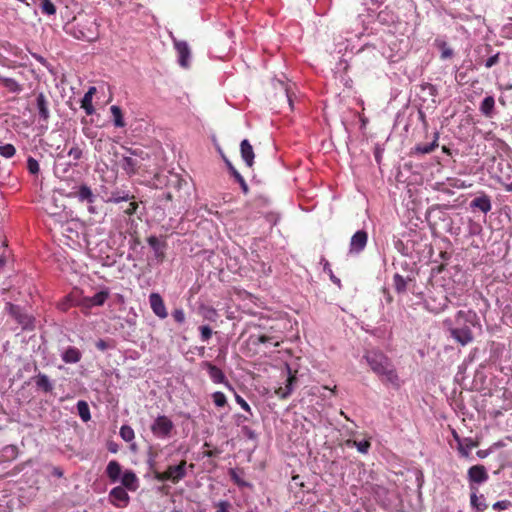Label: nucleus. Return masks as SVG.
<instances>
[{
	"mask_svg": "<svg viewBox=\"0 0 512 512\" xmlns=\"http://www.w3.org/2000/svg\"><path fill=\"white\" fill-rule=\"evenodd\" d=\"M250 338H255V340H253L254 344L270 343L273 344L274 347H279L283 342V332L277 324H274L270 325L265 332L257 335L256 337L251 336Z\"/></svg>",
	"mask_w": 512,
	"mask_h": 512,
	"instance_id": "423d86ee",
	"label": "nucleus"
},
{
	"mask_svg": "<svg viewBox=\"0 0 512 512\" xmlns=\"http://www.w3.org/2000/svg\"><path fill=\"white\" fill-rule=\"evenodd\" d=\"M476 455H478V458H485L488 455V452L485 450H478L476 452Z\"/></svg>",
	"mask_w": 512,
	"mask_h": 512,
	"instance_id": "338daca9",
	"label": "nucleus"
},
{
	"mask_svg": "<svg viewBox=\"0 0 512 512\" xmlns=\"http://www.w3.org/2000/svg\"><path fill=\"white\" fill-rule=\"evenodd\" d=\"M286 370L288 377L285 386H280L274 390V393L282 399L288 398L293 393L294 385L297 383V371H293L289 365H286Z\"/></svg>",
	"mask_w": 512,
	"mask_h": 512,
	"instance_id": "9b49d317",
	"label": "nucleus"
},
{
	"mask_svg": "<svg viewBox=\"0 0 512 512\" xmlns=\"http://www.w3.org/2000/svg\"><path fill=\"white\" fill-rule=\"evenodd\" d=\"M411 279H405L400 274H395L393 277V286L396 292L398 293H404L407 291V285L408 282H410Z\"/></svg>",
	"mask_w": 512,
	"mask_h": 512,
	"instance_id": "c85d7f7f",
	"label": "nucleus"
},
{
	"mask_svg": "<svg viewBox=\"0 0 512 512\" xmlns=\"http://www.w3.org/2000/svg\"><path fill=\"white\" fill-rule=\"evenodd\" d=\"M452 434H453V438L455 439V441L457 442L458 444V451L459 453L463 456V457H467V451L464 449L463 447V439H461L459 437V435L456 433V431H452Z\"/></svg>",
	"mask_w": 512,
	"mask_h": 512,
	"instance_id": "09e8293b",
	"label": "nucleus"
},
{
	"mask_svg": "<svg viewBox=\"0 0 512 512\" xmlns=\"http://www.w3.org/2000/svg\"><path fill=\"white\" fill-rule=\"evenodd\" d=\"M495 108V98L491 95L486 96L480 103V112L487 117H491Z\"/></svg>",
	"mask_w": 512,
	"mask_h": 512,
	"instance_id": "393cba45",
	"label": "nucleus"
},
{
	"mask_svg": "<svg viewBox=\"0 0 512 512\" xmlns=\"http://www.w3.org/2000/svg\"><path fill=\"white\" fill-rule=\"evenodd\" d=\"M96 347L101 350V351H104L107 349L108 345L107 343L104 341V340H99L97 343H96Z\"/></svg>",
	"mask_w": 512,
	"mask_h": 512,
	"instance_id": "052dcab7",
	"label": "nucleus"
},
{
	"mask_svg": "<svg viewBox=\"0 0 512 512\" xmlns=\"http://www.w3.org/2000/svg\"><path fill=\"white\" fill-rule=\"evenodd\" d=\"M469 206L472 209H478L484 213H488L492 209L491 197L488 194L482 192L479 196L474 197L470 201Z\"/></svg>",
	"mask_w": 512,
	"mask_h": 512,
	"instance_id": "f3484780",
	"label": "nucleus"
},
{
	"mask_svg": "<svg viewBox=\"0 0 512 512\" xmlns=\"http://www.w3.org/2000/svg\"><path fill=\"white\" fill-rule=\"evenodd\" d=\"M174 40V49L178 54V62L181 67L187 69L190 66L191 49L186 41Z\"/></svg>",
	"mask_w": 512,
	"mask_h": 512,
	"instance_id": "f8f14e48",
	"label": "nucleus"
},
{
	"mask_svg": "<svg viewBox=\"0 0 512 512\" xmlns=\"http://www.w3.org/2000/svg\"><path fill=\"white\" fill-rule=\"evenodd\" d=\"M7 308H8V311L9 313L14 316L15 318H18L19 316H21V309L18 305H15L13 303H8L7 304Z\"/></svg>",
	"mask_w": 512,
	"mask_h": 512,
	"instance_id": "3c124183",
	"label": "nucleus"
},
{
	"mask_svg": "<svg viewBox=\"0 0 512 512\" xmlns=\"http://www.w3.org/2000/svg\"><path fill=\"white\" fill-rule=\"evenodd\" d=\"M368 235L367 232L364 230H358L356 231L349 243V253L350 254H359L362 252L367 244Z\"/></svg>",
	"mask_w": 512,
	"mask_h": 512,
	"instance_id": "ddd939ff",
	"label": "nucleus"
},
{
	"mask_svg": "<svg viewBox=\"0 0 512 512\" xmlns=\"http://www.w3.org/2000/svg\"><path fill=\"white\" fill-rule=\"evenodd\" d=\"M477 314L472 311L459 310L454 316V323L447 319L444 321L448 328L450 336L461 346H465L473 341V334L469 325H474V319Z\"/></svg>",
	"mask_w": 512,
	"mask_h": 512,
	"instance_id": "f257e3e1",
	"label": "nucleus"
},
{
	"mask_svg": "<svg viewBox=\"0 0 512 512\" xmlns=\"http://www.w3.org/2000/svg\"><path fill=\"white\" fill-rule=\"evenodd\" d=\"M435 44L439 51L441 52V59H449L453 56L452 49L448 46V44L445 41L437 39L435 41Z\"/></svg>",
	"mask_w": 512,
	"mask_h": 512,
	"instance_id": "473e14b6",
	"label": "nucleus"
},
{
	"mask_svg": "<svg viewBox=\"0 0 512 512\" xmlns=\"http://www.w3.org/2000/svg\"><path fill=\"white\" fill-rule=\"evenodd\" d=\"M240 153L243 161L248 167H252L254 160L253 148L247 139L242 140L240 144Z\"/></svg>",
	"mask_w": 512,
	"mask_h": 512,
	"instance_id": "6ab92c4d",
	"label": "nucleus"
},
{
	"mask_svg": "<svg viewBox=\"0 0 512 512\" xmlns=\"http://www.w3.org/2000/svg\"><path fill=\"white\" fill-rule=\"evenodd\" d=\"M16 319L20 324L23 325L24 328H27L28 324L30 323V318L27 315H24L23 313H21V316H19Z\"/></svg>",
	"mask_w": 512,
	"mask_h": 512,
	"instance_id": "13d9d810",
	"label": "nucleus"
},
{
	"mask_svg": "<svg viewBox=\"0 0 512 512\" xmlns=\"http://www.w3.org/2000/svg\"><path fill=\"white\" fill-rule=\"evenodd\" d=\"M202 368L205 369L211 379V381L214 384H224L226 385L231 391H233L232 386L227 381V378L223 371L212 364L211 362L205 361L202 363Z\"/></svg>",
	"mask_w": 512,
	"mask_h": 512,
	"instance_id": "1a4fd4ad",
	"label": "nucleus"
},
{
	"mask_svg": "<svg viewBox=\"0 0 512 512\" xmlns=\"http://www.w3.org/2000/svg\"><path fill=\"white\" fill-rule=\"evenodd\" d=\"M133 195H130L128 192L125 191H114L112 192L109 201L114 203H119L121 201H128L131 198H133Z\"/></svg>",
	"mask_w": 512,
	"mask_h": 512,
	"instance_id": "f704fd0d",
	"label": "nucleus"
},
{
	"mask_svg": "<svg viewBox=\"0 0 512 512\" xmlns=\"http://www.w3.org/2000/svg\"><path fill=\"white\" fill-rule=\"evenodd\" d=\"M120 436L122 437V439L126 442H130L134 439L135 435H134V430L128 426V425H123L121 428H120Z\"/></svg>",
	"mask_w": 512,
	"mask_h": 512,
	"instance_id": "58836bf2",
	"label": "nucleus"
},
{
	"mask_svg": "<svg viewBox=\"0 0 512 512\" xmlns=\"http://www.w3.org/2000/svg\"><path fill=\"white\" fill-rule=\"evenodd\" d=\"M172 318L174 321L183 324L186 320L185 311L182 308H176L172 311Z\"/></svg>",
	"mask_w": 512,
	"mask_h": 512,
	"instance_id": "37998d69",
	"label": "nucleus"
},
{
	"mask_svg": "<svg viewBox=\"0 0 512 512\" xmlns=\"http://www.w3.org/2000/svg\"><path fill=\"white\" fill-rule=\"evenodd\" d=\"M121 167L128 175H134L138 170V162L131 156H124Z\"/></svg>",
	"mask_w": 512,
	"mask_h": 512,
	"instance_id": "bb28decb",
	"label": "nucleus"
},
{
	"mask_svg": "<svg viewBox=\"0 0 512 512\" xmlns=\"http://www.w3.org/2000/svg\"><path fill=\"white\" fill-rule=\"evenodd\" d=\"M138 208V203L135 201H130L126 208H124V213L127 215H132L136 212Z\"/></svg>",
	"mask_w": 512,
	"mask_h": 512,
	"instance_id": "5fc2aeb1",
	"label": "nucleus"
},
{
	"mask_svg": "<svg viewBox=\"0 0 512 512\" xmlns=\"http://www.w3.org/2000/svg\"><path fill=\"white\" fill-rule=\"evenodd\" d=\"M50 97L49 95L38 92L35 95L34 100V110L35 114L38 116L39 121H42L44 123H47L49 117H50Z\"/></svg>",
	"mask_w": 512,
	"mask_h": 512,
	"instance_id": "0eeeda50",
	"label": "nucleus"
},
{
	"mask_svg": "<svg viewBox=\"0 0 512 512\" xmlns=\"http://www.w3.org/2000/svg\"><path fill=\"white\" fill-rule=\"evenodd\" d=\"M0 85L5 87L9 92L19 93L23 86L13 78L6 77L0 73Z\"/></svg>",
	"mask_w": 512,
	"mask_h": 512,
	"instance_id": "5701e85b",
	"label": "nucleus"
},
{
	"mask_svg": "<svg viewBox=\"0 0 512 512\" xmlns=\"http://www.w3.org/2000/svg\"><path fill=\"white\" fill-rule=\"evenodd\" d=\"M230 503L226 500H222L217 503L216 512H229Z\"/></svg>",
	"mask_w": 512,
	"mask_h": 512,
	"instance_id": "6e6d98bb",
	"label": "nucleus"
},
{
	"mask_svg": "<svg viewBox=\"0 0 512 512\" xmlns=\"http://www.w3.org/2000/svg\"><path fill=\"white\" fill-rule=\"evenodd\" d=\"M200 334H201V340L203 342H207L213 334V331L210 326L208 325H202L199 327Z\"/></svg>",
	"mask_w": 512,
	"mask_h": 512,
	"instance_id": "79ce46f5",
	"label": "nucleus"
},
{
	"mask_svg": "<svg viewBox=\"0 0 512 512\" xmlns=\"http://www.w3.org/2000/svg\"><path fill=\"white\" fill-rule=\"evenodd\" d=\"M231 477L235 481L237 485H244L239 478L237 477L236 473L234 471H231Z\"/></svg>",
	"mask_w": 512,
	"mask_h": 512,
	"instance_id": "69168bd1",
	"label": "nucleus"
},
{
	"mask_svg": "<svg viewBox=\"0 0 512 512\" xmlns=\"http://www.w3.org/2000/svg\"><path fill=\"white\" fill-rule=\"evenodd\" d=\"M33 381L39 391H42L43 393H51L53 384L45 374L39 373L33 378Z\"/></svg>",
	"mask_w": 512,
	"mask_h": 512,
	"instance_id": "aec40b11",
	"label": "nucleus"
},
{
	"mask_svg": "<svg viewBox=\"0 0 512 512\" xmlns=\"http://www.w3.org/2000/svg\"><path fill=\"white\" fill-rule=\"evenodd\" d=\"M212 399L215 404V406L221 408L227 405V397L222 392H213L212 393Z\"/></svg>",
	"mask_w": 512,
	"mask_h": 512,
	"instance_id": "a19ab883",
	"label": "nucleus"
},
{
	"mask_svg": "<svg viewBox=\"0 0 512 512\" xmlns=\"http://www.w3.org/2000/svg\"><path fill=\"white\" fill-rule=\"evenodd\" d=\"M66 197L78 198L81 202L93 203L95 201V194L87 184H81L80 186H74L72 191L66 193Z\"/></svg>",
	"mask_w": 512,
	"mask_h": 512,
	"instance_id": "9d476101",
	"label": "nucleus"
},
{
	"mask_svg": "<svg viewBox=\"0 0 512 512\" xmlns=\"http://www.w3.org/2000/svg\"><path fill=\"white\" fill-rule=\"evenodd\" d=\"M147 243L154 250V252L156 254V257H158V258H162L163 257V252L159 251L160 243H159L157 237H155V236L148 237L147 238Z\"/></svg>",
	"mask_w": 512,
	"mask_h": 512,
	"instance_id": "ea45409f",
	"label": "nucleus"
},
{
	"mask_svg": "<svg viewBox=\"0 0 512 512\" xmlns=\"http://www.w3.org/2000/svg\"><path fill=\"white\" fill-rule=\"evenodd\" d=\"M235 400L242 409H244L249 414H252L249 404L242 396H240L239 394H235Z\"/></svg>",
	"mask_w": 512,
	"mask_h": 512,
	"instance_id": "8fccbe9b",
	"label": "nucleus"
},
{
	"mask_svg": "<svg viewBox=\"0 0 512 512\" xmlns=\"http://www.w3.org/2000/svg\"><path fill=\"white\" fill-rule=\"evenodd\" d=\"M462 443H463L464 449L467 451V456L469 455V451L472 448L479 446V441L473 440L472 438H463Z\"/></svg>",
	"mask_w": 512,
	"mask_h": 512,
	"instance_id": "a18cd8bd",
	"label": "nucleus"
},
{
	"mask_svg": "<svg viewBox=\"0 0 512 512\" xmlns=\"http://www.w3.org/2000/svg\"><path fill=\"white\" fill-rule=\"evenodd\" d=\"M467 479L470 487L471 485H480L487 482L489 479V475L485 466L474 465L468 469Z\"/></svg>",
	"mask_w": 512,
	"mask_h": 512,
	"instance_id": "6e6552de",
	"label": "nucleus"
},
{
	"mask_svg": "<svg viewBox=\"0 0 512 512\" xmlns=\"http://www.w3.org/2000/svg\"><path fill=\"white\" fill-rule=\"evenodd\" d=\"M96 91V88H94V86H92L84 95L82 101H81V106L83 109H85L86 113L88 115H91L94 113L95 109H94V106H93V103H92V96H93V93Z\"/></svg>",
	"mask_w": 512,
	"mask_h": 512,
	"instance_id": "a878e982",
	"label": "nucleus"
},
{
	"mask_svg": "<svg viewBox=\"0 0 512 512\" xmlns=\"http://www.w3.org/2000/svg\"><path fill=\"white\" fill-rule=\"evenodd\" d=\"M219 453H220V452H219V450L214 449V450L206 451V452L204 453V455H205L206 457H210V458H211V457H216Z\"/></svg>",
	"mask_w": 512,
	"mask_h": 512,
	"instance_id": "680f3d73",
	"label": "nucleus"
},
{
	"mask_svg": "<svg viewBox=\"0 0 512 512\" xmlns=\"http://www.w3.org/2000/svg\"><path fill=\"white\" fill-rule=\"evenodd\" d=\"M438 138L439 134H434V140L430 144H418L413 149V154L415 155H424L430 154L438 147Z\"/></svg>",
	"mask_w": 512,
	"mask_h": 512,
	"instance_id": "412c9836",
	"label": "nucleus"
},
{
	"mask_svg": "<svg viewBox=\"0 0 512 512\" xmlns=\"http://www.w3.org/2000/svg\"><path fill=\"white\" fill-rule=\"evenodd\" d=\"M68 156H70L74 161H78L83 156V151L78 146H74L68 151Z\"/></svg>",
	"mask_w": 512,
	"mask_h": 512,
	"instance_id": "49530a36",
	"label": "nucleus"
},
{
	"mask_svg": "<svg viewBox=\"0 0 512 512\" xmlns=\"http://www.w3.org/2000/svg\"><path fill=\"white\" fill-rule=\"evenodd\" d=\"M27 169L30 174L36 175L39 172V164L37 160L32 157H29L27 160Z\"/></svg>",
	"mask_w": 512,
	"mask_h": 512,
	"instance_id": "c03bdc74",
	"label": "nucleus"
},
{
	"mask_svg": "<svg viewBox=\"0 0 512 512\" xmlns=\"http://www.w3.org/2000/svg\"><path fill=\"white\" fill-rule=\"evenodd\" d=\"M504 188H505L507 191L512 192V181H511L509 184H506V185L504 186Z\"/></svg>",
	"mask_w": 512,
	"mask_h": 512,
	"instance_id": "774afa93",
	"label": "nucleus"
},
{
	"mask_svg": "<svg viewBox=\"0 0 512 512\" xmlns=\"http://www.w3.org/2000/svg\"><path fill=\"white\" fill-rule=\"evenodd\" d=\"M499 60H500V54L497 53V54L493 55L492 57H490L486 61V64H484V66H486V68L490 69V68L494 67L495 65H497L499 63Z\"/></svg>",
	"mask_w": 512,
	"mask_h": 512,
	"instance_id": "864d4df0",
	"label": "nucleus"
},
{
	"mask_svg": "<svg viewBox=\"0 0 512 512\" xmlns=\"http://www.w3.org/2000/svg\"><path fill=\"white\" fill-rule=\"evenodd\" d=\"M224 160L228 166V169H229L231 175L240 184V188L243 191V193L247 194L249 191V188H248L245 180L243 179V177L239 174V172L233 167V165L227 159H224Z\"/></svg>",
	"mask_w": 512,
	"mask_h": 512,
	"instance_id": "cd10ccee",
	"label": "nucleus"
},
{
	"mask_svg": "<svg viewBox=\"0 0 512 512\" xmlns=\"http://www.w3.org/2000/svg\"><path fill=\"white\" fill-rule=\"evenodd\" d=\"M34 3H37V0H33ZM39 2V8L41 10V13L44 15H54L56 13V7L54 3L51 0H38Z\"/></svg>",
	"mask_w": 512,
	"mask_h": 512,
	"instance_id": "c756f323",
	"label": "nucleus"
},
{
	"mask_svg": "<svg viewBox=\"0 0 512 512\" xmlns=\"http://www.w3.org/2000/svg\"><path fill=\"white\" fill-rule=\"evenodd\" d=\"M109 498L112 504L118 507H125L129 503V495L126 492V488L123 486H115L109 492Z\"/></svg>",
	"mask_w": 512,
	"mask_h": 512,
	"instance_id": "dca6fc26",
	"label": "nucleus"
},
{
	"mask_svg": "<svg viewBox=\"0 0 512 512\" xmlns=\"http://www.w3.org/2000/svg\"><path fill=\"white\" fill-rule=\"evenodd\" d=\"M512 505L510 500H500L493 504V508L496 510H504Z\"/></svg>",
	"mask_w": 512,
	"mask_h": 512,
	"instance_id": "603ef678",
	"label": "nucleus"
},
{
	"mask_svg": "<svg viewBox=\"0 0 512 512\" xmlns=\"http://www.w3.org/2000/svg\"><path fill=\"white\" fill-rule=\"evenodd\" d=\"M61 359L66 364H76L82 359V352L74 346H70L62 353Z\"/></svg>",
	"mask_w": 512,
	"mask_h": 512,
	"instance_id": "a211bd4d",
	"label": "nucleus"
},
{
	"mask_svg": "<svg viewBox=\"0 0 512 512\" xmlns=\"http://www.w3.org/2000/svg\"><path fill=\"white\" fill-rule=\"evenodd\" d=\"M149 304L153 313L160 319L167 317V310L164 301L159 293L152 292L149 295Z\"/></svg>",
	"mask_w": 512,
	"mask_h": 512,
	"instance_id": "2eb2a0df",
	"label": "nucleus"
},
{
	"mask_svg": "<svg viewBox=\"0 0 512 512\" xmlns=\"http://www.w3.org/2000/svg\"><path fill=\"white\" fill-rule=\"evenodd\" d=\"M454 294H451V297L447 296L441 290H438L437 292H432L425 300V306L426 308L437 314L442 312L448 305V303H452L454 306H461L465 303L457 297L454 301L453 298Z\"/></svg>",
	"mask_w": 512,
	"mask_h": 512,
	"instance_id": "7ed1b4c3",
	"label": "nucleus"
},
{
	"mask_svg": "<svg viewBox=\"0 0 512 512\" xmlns=\"http://www.w3.org/2000/svg\"><path fill=\"white\" fill-rule=\"evenodd\" d=\"M216 315H217L216 310L211 308V309L208 310V314L205 317L210 319V320H212L213 316H216Z\"/></svg>",
	"mask_w": 512,
	"mask_h": 512,
	"instance_id": "e2e57ef3",
	"label": "nucleus"
},
{
	"mask_svg": "<svg viewBox=\"0 0 512 512\" xmlns=\"http://www.w3.org/2000/svg\"><path fill=\"white\" fill-rule=\"evenodd\" d=\"M71 301V295L66 297V299L64 301H62L61 303H59V308L63 311H65L66 309H69L70 306L72 305H77L76 303L77 302H74V303H70Z\"/></svg>",
	"mask_w": 512,
	"mask_h": 512,
	"instance_id": "4d7b16f0",
	"label": "nucleus"
},
{
	"mask_svg": "<svg viewBox=\"0 0 512 512\" xmlns=\"http://www.w3.org/2000/svg\"><path fill=\"white\" fill-rule=\"evenodd\" d=\"M121 483L124 489H127L128 491H135L138 487L137 484V477L134 472L132 471H126L121 478Z\"/></svg>",
	"mask_w": 512,
	"mask_h": 512,
	"instance_id": "b1692460",
	"label": "nucleus"
},
{
	"mask_svg": "<svg viewBox=\"0 0 512 512\" xmlns=\"http://www.w3.org/2000/svg\"><path fill=\"white\" fill-rule=\"evenodd\" d=\"M121 473V465L117 461L112 460L108 463L106 468V474L112 483H116L119 481Z\"/></svg>",
	"mask_w": 512,
	"mask_h": 512,
	"instance_id": "4be33fe9",
	"label": "nucleus"
},
{
	"mask_svg": "<svg viewBox=\"0 0 512 512\" xmlns=\"http://www.w3.org/2000/svg\"><path fill=\"white\" fill-rule=\"evenodd\" d=\"M110 110H111V113L113 116L114 125L116 127H124L125 122L123 119V114H122L121 108L118 105H112Z\"/></svg>",
	"mask_w": 512,
	"mask_h": 512,
	"instance_id": "2f4dec72",
	"label": "nucleus"
},
{
	"mask_svg": "<svg viewBox=\"0 0 512 512\" xmlns=\"http://www.w3.org/2000/svg\"><path fill=\"white\" fill-rule=\"evenodd\" d=\"M293 482L299 486V487H304V484L302 482H300V476L296 475V476H293L292 478Z\"/></svg>",
	"mask_w": 512,
	"mask_h": 512,
	"instance_id": "0e129e2a",
	"label": "nucleus"
},
{
	"mask_svg": "<svg viewBox=\"0 0 512 512\" xmlns=\"http://www.w3.org/2000/svg\"><path fill=\"white\" fill-rule=\"evenodd\" d=\"M16 154L14 145L6 143L0 144V155L6 159L12 158Z\"/></svg>",
	"mask_w": 512,
	"mask_h": 512,
	"instance_id": "c9c22d12",
	"label": "nucleus"
},
{
	"mask_svg": "<svg viewBox=\"0 0 512 512\" xmlns=\"http://www.w3.org/2000/svg\"><path fill=\"white\" fill-rule=\"evenodd\" d=\"M128 153L132 156H137V157H141L142 154H143V151L140 150V149H131V148H128L127 149Z\"/></svg>",
	"mask_w": 512,
	"mask_h": 512,
	"instance_id": "bf43d9fd",
	"label": "nucleus"
},
{
	"mask_svg": "<svg viewBox=\"0 0 512 512\" xmlns=\"http://www.w3.org/2000/svg\"><path fill=\"white\" fill-rule=\"evenodd\" d=\"M78 413L83 421L87 422L91 419L90 407L85 400H79L77 403Z\"/></svg>",
	"mask_w": 512,
	"mask_h": 512,
	"instance_id": "7c9ffc66",
	"label": "nucleus"
},
{
	"mask_svg": "<svg viewBox=\"0 0 512 512\" xmlns=\"http://www.w3.org/2000/svg\"><path fill=\"white\" fill-rule=\"evenodd\" d=\"M175 424L166 415H158L150 426L152 434L160 439L171 437Z\"/></svg>",
	"mask_w": 512,
	"mask_h": 512,
	"instance_id": "39448f33",
	"label": "nucleus"
},
{
	"mask_svg": "<svg viewBox=\"0 0 512 512\" xmlns=\"http://www.w3.org/2000/svg\"><path fill=\"white\" fill-rule=\"evenodd\" d=\"M470 504L472 507H476L478 509H486L487 505L479 502V497L477 496V492L479 488L476 486H470Z\"/></svg>",
	"mask_w": 512,
	"mask_h": 512,
	"instance_id": "72a5a7b5",
	"label": "nucleus"
},
{
	"mask_svg": "<svg viewBox=\"0 0 512 512\" xmlns=\"http://www.w3.org/2000/svg\"><path fill=\"white\" fill-rule=\"evenodd\" d=\"M321 262L323 263V271L329 275V278L331 282H333L335 285L340 287L341 282L340 279H338L332 272L331 266L329 262L326 259H322Z\"/></svg>",
	"mask_w": 512,
	"mask_h": 512,
	"instance_id": "4c0bfd02",
	"label": "nucleus"
},
{
	"mask_svg": "<svg viewBox=\"0 0 512 512\" xmlns=\"http://www.w3.org/2000/svg\"><path fill=\"white\" fill-rule=\"evenodd\" d=\"M346 444H347V446H351V445L355 446L357 448V450L363 454L367 453V451L370 447V443L367 440L360 441V442H357L355 440H347Z\"/></svg>",
	"mask_w": 512,
	"mask_h": 512,
	"instance_id": "e433bc0d",
	"label": "nucleus"
},
{
	"mask_svg": "<svg viewBox=\"0 0 512 512\" xmlns=\"http://www.w3.org/2000/svg\"><path fill=\"white\" fill-rule=\"evenodd\" d=\"M449 185L454 187L455 189H465V187H470L471 184H467L464 180L459 179H449Z\"/></svg>",
	"mask_w": 512,
	"mask_h": 512,
	"instance_id": "de8ad7c7",
	"label": "nucleus"
},
{
	"mask_svg": "<svg viewBox=\"0 0 512 512\" xmlns=\"http://www.w3.org/2000/svg\"><path fill=\"white\" fill-rule=\"evenodd\" d=\"M186 468L187 461L182 460L177 465L168 466L164 472H154V479L159 482L170 481L177 484L187 476Z\"/></svg>",
	"mask_w": 512,
	"mask_h": 512,
	"instance_id": "20e7f679",
	"label": "nucleus"
},
{
	"mask_svg": "<svg viewBox=\"0 0 512 512\" xmlns=\"http://www.w3.org/2000/svg\"><path fill=\"white\" fill-rule=\"evenodd\" d=\"M109 297L108 290H101L97 292L94 296H85L79 301H77V305L83 308H91L92 306H101L105 303V301Z\"/></svg>",
	"mask_w": 512,
	"mask_h": 512,
	"instance_id": "4468645a",
	"label": "nucleus"
},
{
	"mask_svg": "<svg viewBox=\"0 0 512 512\" xmlns=\"http://www.w3.org/2000/svg\"><path fill=\"white\" fill-rule=\"evenodd\" d=\"M371 371L380 377L384 384L400 387V379L391 360L381 352H368L365 356Z\"/></svg>",
	"mask_w": 512,
	"mask_h": 512,
	"instance_id": "f03ea898",
	"label": "nucleus"
}]
</instances>
